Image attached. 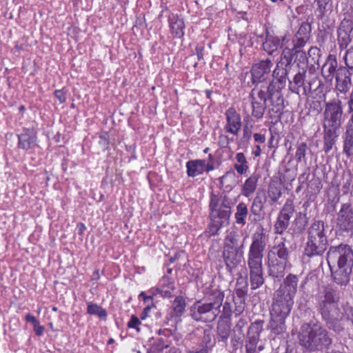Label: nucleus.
Listing matches in <instances>:
<instances>
[{"instance_id":"obj_10","label":"nucleus","mask_w":353,"mask_h":353,"mask_svg":"<svg viewBox=\"0 0 353 353\" xmlns=\"http://www.w3.org/2000/svg\"><path fill=\"white\" fill-rule=\"evenodd\" d=\"M327 238L325 234L323 221H314L307 230V243L305 247V255L319 259L320 265L323 263V254L327 249Z\"/></svg>"},{"instance_id":"obj_25","label":"nucleus","mask_w":353,"mask_h":353,"mask_svg":"<svg viewBox=\"0 0 353 353\" xmlns=\"http://www.w3.org/2000/svg\"><path fill=\"white\" fill-rule=\"evenodd\" d=\"M223 257L227 270L232 272L241 263L243 257V250L223 249Z\"/></svg>"},{"instance_id":"obj_3","label":"nucleus","mask_w":353,"mask_h":353,"mask_svg":"<svg viewBox=\"0 0 353 353\" xmlns=\"http://www.w3.org/2000/svg\"><path fill=\"white\" fill-rule=\"evenodd\" d=\"M268 236L263 228H258L251 236V243L247 254L251 288L256 290L264 283L263 259Z\"/></svg>"},{"instance_id":"obj_23","label":"nucleus","mask_w":353,"mask_h":353,"mask_svg":"<svg viewBox=\"0 0 353 353\" xmlns=\"http://www.w3.org/2000/svg\"><path fill=\"white\" fill-rule=\"evenodd\" d=\"M37 132L34 128H25L21 134H17L18 147L28 150L37 145Z\"/></svg>"},{"instance_id":"obj_28","label":"nucleus","mask_w":353,"mask_h":353,"mask_svg":"<svg viewBox=\"0 0 353 353\" xmlns=\"http://www.w3.org/2000/svg\"><path fill=\"white\" fill-rule=\"evenodd\" d=\"M212 169L213 167L207 164L203 160H195L187 163V172L190 176H195Z\"/></svg>"},{"instance_id":"obj_40","label":"nucleus","mask_w":353,"mask_h":353,"mask_svg":"<svg viewBox=\"0 0 353 353\" xmlns=\"http://www.w3.org/2000/svg\"><path fill=\"white\" fill-rule=\"evenodd\" d=\"M307 55L308 59H311L312 64H317L319 65V61L321 57V50L319 48L312 46L308 50Z\"/></svg>"},{"instance_id":"obj_58","label":"nucleus","mask_w":353,"mask_h":353,"mask_svg":"<svg viewBox=\"0 0 353 353\" xmlns=\"http://www.w3.org/2000/svg\"><path fill=\"white\" fill-rule=\"evenodd\" d=\"M26 321H28V322H30L32 323V325H35L36 323H37L39 321L37 320V319L32 314H28L26 316Z\"/></svg>"},{"instance_id":"obj_8","label":"nucleus","mask_w":353,"mask_h":353,"mask_svg":"<svg viewBox=\"0 0 353 353\" xmlns=\"http://www.w3.org/2000/svg\"><path fill=\"white\" fill-rule=\"evenodd\" d=\"M300 344L310 351L321 350L332 343L327 331L315 323L303 324L299 334Z\"/></svg>"},{"instance_id":"obj_50","label":"nucleus","mask_w":353,"mask_h":353,"mask_svg":"<svg viewBox=\"0 0 353 353\" xmlns=\"http://www.w3.org/2000/svg\"><path fill=\"white\" fill-rule=\"evenodd\" d=\"M230 139L228 135L221 134L219 137V144L222 148H228L230 144Z\"/></svg>"},{"instance_id":"obj_17","label":"nucleus","mask_w":353,"mask_h":353,"mask_svg":"<svg viewBox=\"0 0 353 353\" xmlns=\"http://www.w3.org/2000/svg\"><path fill=\"white\" fill-rule=\"evenodd\" d=\"M294 212V206L291 199H288L281 209L275 222L274 230L276 234H282L288 228L290 220Z\"/></svg>"},{"instance_id":"obj_61","label":"nucleus","mask_w":353,"mask_h":353,"mask_svg":"<svg viewBox=\"0 0 353 353\" xmlns=\"http://www.w3.org/2000/svg\"><path fill=\"white\" fill-rule=\"evenodd\" d=\"M152 299H153L152 296H145L143 301L145 303H148L150 305L154 306V304L152 303Z\"/></svg>"},{"instance_id":"obj_63","label":"nucleus","mask_w":353,"mask_h":353,"mask_svg":"<svg viewBox=\"0 0 353 353\" xmlns=\"http://www.w3.org/2000/svg\"><path fill=\"white\" fill-rule=\"evenodd\" d=\"M126 150L128 152H134V150H135V146L134 145H130L129 147L128 146H126Z\"/></svg>"},{"instance_id":"obj_59","label":"nucleus","mask_w":353,"mask_h":353,"mask_svg":"<svg viewBox=\"0 0 353 353\" xmlns=\"http://www.w3.org/2000/svg\"><path fill=\"white\" fill-rule=\"evenodd\" d=\"M152 305H150V304H148V305L144 308L143 312L141 314L142 319H145L147 317L148 314L150 311V309L152 308Z\"/></svg>"},{"instance_id":"obj_33","label":"nucleus","mask_w":353,"mask_h":353,"mask_svg":"<svg viewBox=\"0 0 353 353\" xmlns=\"http://www.w3.org/2000/svg\"><path fill=\"white\" fill-rule=\"evenodd\" d=\"M263 330V321H256L252 323L248 330V338L250 340H254L259 341L260 334Z\"/></svg>"},{"instance_id":"obj_37","label":"nucleus","mask_w":353,"mask_h":353,"mask_svg":"<svg viewBox=\"0 0 353 353\" xmlns=\"http://www.w3.org/2000/svg\"><path fill=\"white\" fill-rule=\"evenodd\" d=\"M314 2L317 5L318 17L323 18L330 10L332 0H314Z\"/></svg>"},{"instance_id":"obj_19","label":"nucleus","mask_w":353,"mask_h":353,"mask_svg":"<svg viewBox=\"0 0 353 353\" xmlns=\"http://www.w3.org/2000/svg\"><path fill=\"white\" fill-rule=\"evenodd\" d=\"M339 72L337 75L334 78L335 79L336 84L335 89L337 92L341 94H346L350 90L352 85V75L353 72L348 69L347 67L340 65Z\"/></svg>"},{"instance_id":"obj_42","label":"nucleus","mask_w":353,"mask_h":353,"mask_svg":"<svg viewBox=\"0 0 353 353\" xmlns=\"http://www.w3.org/2000/svg\"><path fill=\"white\" fill-rule=\"evenodd\" d=\"M237 163H235L234 168L236 170L237 172L240 174H243L248 169V166L247 165V162L245 160V156H236Z\"/></svg>"},{"instance_id":"obj_27","label":"nucleus","mask_w":353,"mask_h":353,"mask_svg":"<svg viewBox=\"0 0 353 353\" xmlns=\"http://www.w3.org/2000/svg\"><path fill=\"white\" fill-rule=\"evenodd\" d=\"M240 240L241 235L237 231L232 230L229 232L224 240L223 249L243 250L244 241L241 242Z\"/></svg>"},{"instance_id":"obj_13","label":"nucleus","mask_w":353,"mask_h":353,"mask_svg":"<svg viewBox=\"0 0 353 353\" xmlns=\"http://www.w3.org/2000/svg\"><path fill=\"white\" fill-rule=\"evenodd\" d=\"M338 296L332 290H327L324 300L319 305V310L325 321H330L339 317L336 302Z\"/></svg>"},{"instance_id":"obj_4","label":"nucleus","mask_w":353,"mask_h":353,"mask_svg":"<svg viewBox=\"0 0 353 353\" xmlns=\"http://www.w3.org/2000/svg\"><path fill=\"white\" fill-rule=\"evenodd\" d=\"M312 26L308 21H303L292 39V48L285 47L276 63V68L287 74L293 63L299 65L307 59V54L302 49L309 41Z\"/></svg>"},{"instance_id":"obj_30","label":"nucleus","mask_w":353,"mask_h":353,"mask_svg":"<svg viewBox=\"0 0 353 353\" xmlns=\"http://www.w3.org/2000/svg\"><path fill=\"white\" fill-rule=\"evenodd\" d=\"M266 200L265 192L262 191L258 192L252 203L250 208L251 212L254 215H259L264 208V204Z\"/></svg>"},{"instance_id":"obj_57","label":"nucleus","mask_w":353,"mask_h":353,"mask_svg":"<svg viewBox=\"0 0 353 353\" xmlns=\"http://www.w3.org/2000/svg\"><path fill=\"white\" fill-rule=\"evenodd\" d=\"M248 126H253L252 119L250 114H246L243 117V125Z\"/></svg>"},{"instance_id":"obj_44","label":"nucleus","mask_w":353,"mask_h":353,"mask_svg":"<svg viewBox=\"0 0 353 353\" xmlns=\"http://www.w3.org/2000/svg\"><path fill=\"white\" fill-rule=\"evenodd\" d=\"M338 319H334L330 321H326L327 325L330 330H332L335 332L340 333L343 330V327L338 321Z\"/></svg>"},{"instance_id":"obj_36","label":"nucleus","mask_w":353,"mask_h":353,"mask_svg":"<svg viewBox=\"0 0 353 353\" xmlns=\"http://www.w3.org/2000/svg\"><path fill=\"white\" fill-rule=\"evenodd\" d=\"M217 334L221 341H226L230 334V325L228 321H221L217 325Z\"/></svg>"},{"instance_id":"obj_14","label":"nucleus","mask_w":353,"mask_h":353,"mask_svg":"<svg viewBox=\"0 0 353 353\" xmlns=\"http://www.w3.org/2000/svg\"><path fill=\"white\" fill-rule=\"evenodd\" d=\"M347 112L350 118L345 126L344 134L343 152L346 154H350L353 150V87L349 96L347 97Z\"/></svg>"},{"instance_id":"obj_26","label":"nucleus","mask_w":353,"mask_h":353,"mask_svg":"<svg viewBox=\"0 0 353 353\" xmlns=\"http://www.w3.org/2000/svg\"><path fill=\"white\" fill-rule=\"evenodd\" d=\"M168 23L172 36L177 39L183 38L185 27L183 17L177 14L171 13L168 17Z\"/></svg>"},{"instance_id":"obj_2","label":"nucleus","mask_w":353,"mask_h":353,"mask_svg":"<svg viewBox=\"0 0 353 353\" xmlns=\"http://www.w3.org/2000/svg\"><path fill=\"white\" fill-rule=\"evenodd\" d=\"M298 282L297 276L290 274L274 293L270 310V326L276 334H280L285 330V321L293 307Z\"/></svg>"},{"instance_id":"obj_49","label":"nucleus","mask_w":353,"mask_h":353,"mask_svg":"<svg viewBox=\"0 0 353 353\" xmlns=\"http://www.w3.org/2000/svg\"><path fill=\"white\" fill-rule=\"evenodd\" d=\"M328 32L326 30H320L317 35V43L320 46H323L326 40L327 39Z\"/></svg>"},{"instance_id":"obj_16","label":"nucleus","mask_w":353,"mask_h":353,"mask_svg":"<svg viewBox=\"0 0 353 353\" xmlns=\"http://www.w3.org/2000/svg\"><path fill=\"white\" fill-rule=\"evenodd\" d=\"M272 66L273 63L270 58L259 60L253 63L251 67L252 70V81L254 82H259V84L268 83L266 80L272 71Z\"/></svg>"},{"instance_id":"obj_21","label":"nucleus","mask_w":353,"mask_h":353,"mask_svg":"<svg viewBox=\"0 0 353 353\" xmlns=\"http://www.w3.org/2000/svg\"><path fill=\"white\" fill-rule=\"evenodd\" d=\"M225 116L226 123L224 125V130L225 132L235 136L238 135L243 125L240 114L234 107H230L226 110Z\"/></svg>"},{"instance_id":"obj_12","label":"nucleus","mask_w":353,"mask_h":353,"mask_svg":"<svg viewBox=\"0 0 353 353\" xmlns=\"http://www.w3.org/2000/svg\"><path fill=\"white\" fill-rule=\"evenodd\" d=\"M294 64L295 63H293L290 69L287 72L285 86L287 82H288V90L291 92L296 94L299 96H307L312 92V83L306 79L307 69L305 68H299L296 73L292 77H289V74L293 69Z\"/></svg>"},{"instance_id":"obj_31","label":"nucleus","mask_w":353,"mask_h":353,"mask_svg":"<svg viewBox=\"0 0 353 353\" xmlns=\"http://www.w3.org/2000/svg\"><path fill=\"white\" fill-rule=\"evenodd\" d=\"M248 216V208L247 205L243 202H240L236 207V212L234 213V219L236 223L240 225H245L246 223L245 219Z\"/></svg>"},{"instance_id":"obj_64","label":"nucleus","mask_w":353,"mask_h":353,"mask_svg":"<svg viewBox=\"0 0 353 353\" xmlns=\"http://www.w3.org/2000/svg\"><path fill=\"white\" fill-rule=\"evenodd\" d=\"M78 228L79 229V232L81 233L84 231V230L85 229V227L84 225V224L83 223H79L78 224Z\"/></svg>"},{"instance_id":"obj_6","label":"nucleus","mask_w":353,"mask_h":353,"mask_svg":"<svg viewBox=\"0 0 353 353\" xmlns=\"http://www.w3.org/2000/svg\"><path fill=\"white\" fill-rule=\"evenodd\" d=\"M327 261L332 276L338 285H346L350 280L353 266V251L347 245L331 247L327 254Z\"/></svg>"},{"instance_id":"obj_5","label":"nucleus","mask_w":353,"mask_h":353,"mask_svg":"<svg viewBox=\"0 0 353 353\" xmlns=\"http://www.w3.org/2000/svg\"><path fill=\"white\" fill-rule=\"evenodd\" d=\"M343 108L342 101L333 99L325 103L323 112V147L325 153L331 152L339 135L343 122Z\"/></svg>"},{"instance_id":"obj_56","label":"nucleus","mask_w":353,"mask_h":353,"mask_svg":"<svg viewBox=\"0 0 353 353\" xmlns=\"http://www.w3.org/2000/svg\"><path fill=\"white\" fill-rule=\"evenodd\" d=\"M345 315L353 324V307H350L345 310Z\"/></svg>"},{"instance_id":"obj_11","label":"nucleus","mask_w":353,"mask_h":353,"mask_svg":"<svg viewBox=\"0 0 353 353\" xmlns=\"http://www.w3.org/2000/svg\"><path fill=\"white\" fill-rule=\"evenodd\" d=\"M224 294L220 291L214 292L209 303L196 301L190 308L191 316L195 321L212 322L216 319L220 313Z\"/></svg>"},{"instance_id":"obj_29","label":"nucleus","mask_w":353,"mask_h":353,"mask_svg":"<svg viewBox=\"0 0 353 353\" xmlns=\"http://www.w3.org/2000/svg\"><path fill=\"white\" fill-rule=\"evenodd\" d=\"M174 283L167 276L163 277L156 288L157 293L164 297H170L174 290Z\"/></svg>"},{"instance_id":"obj_22","label":"nucleus","mask_w":353,"mask_h":353,"mask_svg":"<svg viewBox=\"0 0 353 353\" xmlns=\"http://www.w3.org/2000/svg\"><path fill=\"white\" fill-rule=\"evenodd\" d=\"M285 36L278 37L271 34L268 27L265 28V40L262 43V49L269 55H273L279 48H282Z\"/></svg>"},{"instance_id":"obj_34","label":"nucleus","mask_w":353,"mask_h":353,"mask_svg":"<svg viewBox=\"0 0 353 353\" xmlns=\"http://www.w3.org/2000/svg\"><path fill=\"white\" fill-rule=\"evenodd\" d=\"M87 307V313L90 315L97 316L99 318L101 319H105L108 314L105 309H103L100 305L93 303L92 302H88Z\"/></svg>"},{"instance_id":"obj_18","label":"nucleus","mask_w":353,"mask_h":353,"mask_svg":"<svg viewBox=\"0 0 353 353\" xmlns=\"http://www.w3.org/2000/svg\"><path fill=\"white\" fill-rule=\"evenodd\" d=\"M353 32V19L344 18L337 30V42L341 50L347 48L352 41V33Z\"/></svg>"},{"instance_id":"obj_9","label":"nucleus","mask_w":353,"mask_h":353,"mask_svg":"<svg viewBox=\"0 0 353 353\" xmlns=\"http://www.w3.org/2000/svg\"><path fill=\"white\" fill-rule=\"evenodd\" d=\"M285 241L284 238H275L274 245L268 252L266 265L268 274L272 277L281 278L285 274L289 263V251Z\"/></svg>"},{"instance_id":"obj_24","label":"nucleus","mask_w":353,"mask_h":353,"mask_svg":"<svg viewBox=\"0 0 353 353\" xmlns=\"http://www.w3.org/2000/svg\"><path fill=\"white\" fill-rule=\"evenodd\" d=\"M340 65L335 54H330L321 67V74L326 81L332 82L337 75Z\"/></svg>"},{"instance_id":"obj_47","label":"nucleus","mask_w":353,"mask_h":353,"mask_svg":"<svg viewBox=\"0 0 353 353\" xmlns=\"http://www.w3.org/2000/svg\"><path fill=\"white\" fill-rule=\"evenodd\" d=\"M258 341L248 339L245 344L246 353H256V345Z\"/></svg>"},{"instance_id":"obj_38","label":"nucleus","mask_w":353,"mask_h":353,"mask_svg":"<svg viewBox=\"0 0 353 353\" xmlns=\"http://www.w3.org/2000/svg\"><path fill=\"white\" fill-rule=\"evenodd\" d=\"M253 138L256 145L255 150L252 152V154H261L263 150L265 148V136L261 133H254Z\"/></svg>"},{"instance_id":"obj_53","label":"nucleus","mask_w":353,"mask_h":353,"mask_svg":"<svg viewBox=\"0 0 353 353\" xmlns=\"http://www.w3.org/2000/svg\"><path fill=\"white\" fill-rule=\"evenodd\" d=\"M236 295L239 299H240V302L242 303L247 295V286L245 285L242 288H236Z\"/></svg>"},{"instance_id":"obj_1","label":"nucleus","mask_w":353,"mask_h":353,"mask_svg":"<svg viewBox=\"0 0 353 353\" xmlns=\"http://www.w3.org/2000/svg\"><path fill=\"white\" fill-rule=\"evenodd\" d=\"M286 75V73L275 67L268 83L261 84L259 88H254L251 90L249 94L252 105L251 115L256 120L263 117L267 109L271 119L276 121L281 120L285 108L282 90L285 88Z\"/></svg>"},{"instance_id":"obj_60","label":"nucleus","mask_w":353,"mask_h":353,"mask_svg":"<svg viewBox=\"0 0 353 353\" xmlns=\"http://www.w3.org/2000/svg\"><path fill=\"white\" fill-rule=\"evenodd\" d=\"M270 134H271V137H270V138L268 140V148L271 149V148H274L275 147V145L274 143V137L272 135L271 129H270Z\"/></svg>"},{"instance_id":"obj_52","label":"nucleus","mask_w":353,"mask_h":353,"mask_svg":"<svg viewBox=\"0 0 353 353\" xmlns=\"http://www.w3.org/2000/svg\"><path fill=\"white\" fill-rule=\"evenodd\" d=\"M205 46L203 44H199L195 48L196 54L199 61L203 60L204 59Z\"/></svg>"},{"instance_id":"obj_41","label":"nucleus","mask_w":353,"mask_h":353,"mask_svg":"<svg viewBox=\"0 0 353 353\" xmlns=\"http://www.w3.org/2000/svg\"><path fill=\"white\" fill-rule=\"evenodd\" d=\"M243 126V135L240 140V145H243V146H245L251 139L252 135V128L253 126H248L247 125H242Z\"/></svg>"},{"instance_id":"obj_39","label":"nucleus","mask_w":353,"mask_h":353,"mask_svg":"<svg viewBox=\"0 0 353 353\" xmlns=\"http://www.w3.org/2000/svg\"><path fill=\"white\" fill-rule=\"evenodd\" d=\"M252 70L250 68L249 71L243 72L241 74V81L245 87L251 88L254 85V88H259V82H254L252 81Z\"/></svg>"},{"instance_id":"obj_51","label":"nucleus","mask_w":353,"mask_h":353,"mask_svg":"<svg viewBox=\"0 0 353 353\" xmlns=\"http://www.w3.org/2000/svg\"><path fill=\"white\" fill-rule=\"evenodd\" d=\"M232 314L231 305L228 302H225L223 305L222 316L223 318H229Z\"/></svg>"},{"instance_id":"obj_46","label":"nucleus","mask_w":353,"mask_h":353,"mask_svg":"<svg viewBox=\"0 0 353 353\" xmlns=\"http://www.w3.org/2000/svg\"><path fill=\"white\" fill-rule=\"evenodd\" d=\"M67 90L63 88L61 90H56L54 92V97L59 100L60 103H63L66 101Z\"/></svg>"},{"instance_id":"obj_54","label":"nucleus","mask_w":353,"mask_h":353,"mask_svg":"<svg viewBox=\"0 0 353 353\" xmlns=\"http://www.w3.org/2000/svg\"><path fill=\"white\" fill-rule=\"evenodd\" d=\"M307 150V145L304 142H298L297 148L295 154H305Z\"/></svg>"},{"instance_id":"obj_20","label":"nucleus","mask_w":353,"mask_h":353,"mask_svg":"<svg viewBox=\"0 0 353 353\" xmlns=\"http://www.w3.org/2000/svg\"><path fill=\"white\" fill-rule=\"evenodd\" d=\"M336 224L340 230L353 232V210L350 204L342 205L338 213Z\"/></svg>"},{"instance_id":"obj_48","label":"nucleus","mask_w":353,"mask_h":353,"mask_svg":"<svg viewBox=\"0 0 353 353\" xmlns=\"http://www.w3.org/2000/svg\"><path fill=\"white\" fill-rule=\"evenodd\" d=\"M140 324L141 321H139V319L137 316L132 315L130 318V320L128 323V326L130 328H134L137 330V331L139 332L140 328L139 325Z\"/></svg>"},{"instance_id":"obj_35","label":"nucleus","mask_w":353,"mask_h":353,"mask_svg":"<svg viewBox=\"0 0 353 353\" xmlns=\"http://www.w3.org/2000/svg\"><path fill=\"white\" fill-rule=\"evenodd\" d=\"M185 307V300L183 296H176L172 302V309L176 316H181L184 312Z\"/></svg>"},{"instance_id":"obj_43","label":"nucleus","mask_w":353,"mask_h":353,"mask_svg":"<svg viewBox=\"0 0 353 353\" xmlns=\"http://www.w3.org/2000/svg\"><path fill=\"white\" fill-rule=\"evenodd\" d=\"M343 60L345 64V67H347L353 72V48L346 50Z\"/></svg>"},{"instance_id":"obj_7","label":"nucleus","mask_w":353,"mask_h":353,"mask_svg":"<svg viewBox=\"0 0 353 353\" xmlns=\"http://www.w3.org/2000/svg\"><path fill=\"white\" fill-rule=\"evenodd\" d=\"M232 203L226 196L212 193L210 201V223L205 232L210 236L219 234V230L229 223Z\"/></svg>"},{"instance_id":"obj_55","label":"nucleus","mask_w":353,"mask_h":353,"mask_svg":"<svg viewBox=\"0 0 353 353\" xmlns=\"http://www.w3.org/2000/svg\"><path fill=\"white\" fill-rule=\"evenodd\" d=\"M33 330L37 336H41L43 334L45 327L41 325L39 322L33 325Z\"/></svg>"},{"instance_id":"obj_62","label":"nucleus","mask_w":353,"mask_h":353,"mask_svg":"<svg viewBox=\"0 0 353 353\" xmlns=\"http://www.w3.org/2000/svg\"><path fill=\"white\" fill-rule=\"evenodd\" d=\"M189 353H208V351L206 349L203 348L201 350H193L189 352Z\"/></svg>"},{"instance_id":"obj_15","label":"nucleus","mask_w":353,"mask_h":353,"mask_svg":"<svg viewBox=\"0 0 353 353\" xmlns=\"http://www.w3.org/2000/svg\"><path fill=\"white\" fill-rule=\"evenodd\" d=\"M295 179V174L293 170H286V174L280 176V181L272 180L268 189V196L270 199V203L274 204L282 195L281 185L292 182Z\"/></svg>"},{"instance_id":"obj_45","label":"nucleus","mask_w":353,"mask_h":353,"mask_svg":"<svg viewBox=\"0 0 353 353\" xmlns=\"http://www.w3.org/2000/svg\"><path fill=\"white\" fill-rule=\"evenodd\" d=\"M109 133L108 132H103L99 135V144L102 146V148L105 150L108 148L109 145Z\"/></svg>"},{"instance_id":"obj_32","label":"nucleus","mask_w":353,"mask_h":353,"mask_svg":"<svg viewBox=\"0 0 353 353\" xmlns=\"http://www.w3.org/2000/svg\"><path fill=\"white\" fill-rule=\"evenodd\" d=\"M258 183V177L252 175L247 179L243 185L241 194L245 197H250L255 192Z\"/></svg>"}]
</instances>
